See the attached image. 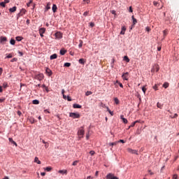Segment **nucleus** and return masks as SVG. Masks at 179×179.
<instances>
[{"label":"nucleus","instance_id":"1","mask_svg":"<svg viewBox=\"0 0 179 179\" xmlns=\"http://www.w3.org/2000/svg\"><path fill=\"white\" fill-rule=\"evenodd\" d=\"M77 134L78 135L79 139H82V138H83L85 136V129H83V127H81L78 129Z\"/></svg>","mask_w":179,"mask_h":179},{"label":"nucleus","instance_id":"2","mask_svg":"<svg viewBox=\"0 0 179 179\" xmlns=\"http://www.w3.org/2000/svg\"><path fill=\"white\" fill-rule=\"evenodd\" d=\"M69 117H71V118H80V115L79 113H70L69 114Z\"/></svg>","mask_w":179,"mask_h":179},{"label":"nucleus","instance_id":"3","mask_svg":"<svg viewBox=\"0 0 179 179\" xmlns=\"http://www.w3.org/2000/svg\"><path fill=\"white\" fill-rule=\"evenodd\" d=\"M35 78L38 80L41 81V80H43V79H44V74H43V73L36 74Z\"/></svg>","mask_w":179,"mask_h":179},{"label":"nucleus","instance_id":"4","mask_svg":"<svg viewBox=\"0 0 179 179\" xmlns=\"http://www.w3.org/2000/svg\"><path fill=\"white\" fill-rule=\"evenodd\" d=\"M159 69H160V67L159 66V65L155 64V66L151 69V72H159Z\"/></svg>","mask_w":179,"mask_h":179},{"label":"nucleus","instance_id":"5","mask_svg":"<svg viewBox=\"0 0 179 179\" xmlns=\"http://www.w3.org/2000/svg\"><path fill=\"white\" fill-rule=\"evenodd\" d=\"M23 15H26V9H21L20 12L17 14V19L20 17V16H23Z\"/></svg>","mask_w":179,"mask_h":179},{"label":"nucleus","instance_id":"6","mask_svg":"<svg viewBox=\"0 0 179 179\" xmlns=\"http://www.w3.org/2000/svg\"><path fill=\"white\" fill-rule=\"evenodd\" d=\"M106 179H118L117 176H114V174L113 173H108L106 176Z\"/></svg>","mask_w":179,"mask_h":179},{"label":"nucleus","instance_id":"7","mask_svg":"<svg viewBox=\"0 0 179 179\" xmlns=\"http://www.w3.org/2000/svg\"><path fill=\"white\" fill-rule=\"evenodd\" d=\"M127 152H129V153H131V155H138V150H133L131 148H128Z\"/></svg>","mask_w":179,"mask_h":179},{"label":"nucleus","instance_id":"8","mask_svg":"<svg viewBox=\"0 0 179 179\" xmlns=\"http://www.w3.org/2000/svg\"><path fill=\"white\" fill-rule=\"evenodd\" d=\"M128 76H129V73L128 72H126L122 74V78L123 80H128Z\"/></svg>","mask_w":179,"mask_h":179},{"label":"nucleus","instance_id":"9","mask_svg":"<svg viewBox=\"0 0 179 179\" xmlns=\"http://www.w3.org/2000/svg\"><path fill=\"white\" fill-rule=\"evenodd\" d=\"M5 41H8V38H6V37H5V36H1L0 43L1 44H5Z\"/></svg>","mask_w":179,"mask_h":179},{"label":"nucleus","instance_id":"10","mask_svg":"<svg viewBox=\"0 0 179 179\" xmlns=\"http://www.w3.org/2000/svg\"><path fill=\"white\" fill-rule=\"evenodd\" d=\"M56 38H58L59 40L60 38H62V34L61 32H56L55 34Z\"/></svg>","mask_w":179,"mask_h":179},{"label":"nucleus","instance_id":"11","mask_svg":"<svg viewBox=\"0 0 179 179\" xmlns=\"http://www.w3.org/2000/svg\"><path fill=\"white\" fill-rule=\"evenodd\" d=\"M120 119L124 122V124H128V120L124 117V115H120Z\"/></svg>","mask_w":179,"mask_h":179},{"label":"nucleus","instance_id":"12","mask_svg":"<svg viewBox=\"0 0 179 179\" xmlns=\"http://www.w3.org/2000/svg\"><path fill=\"white\" fill-rule=\"evenodd\" d=\"M45 72L48 75V76H51V75H52V71H51V69H50L49 68L46 69Z\"/></svg>","mask_w":179,"mask_h":179},{"label":"nucleus","instance_id":"13","mask_svg":"<svg viewBox=\"0 0 179 179\" xmlns=\"http://www.w3.org/2000/svg\"><path fill=\"white\" fill-rule=\"evenodd\" d=\"M16 9H17V8L16 6H14L13 8H9V12L13 13L14 12H16Z\"/></svg>","mask_w":179,"mask_h":179},{"label":"nucleus","instance_id":"14","mask_svg":"<svg viewBox=\"0 0 179 179\" xmlns=\"http://www.w3.org/2000/svg\"><path fill=\"white\" fill-rule=\"evenodd\" d=\"M57 9H58V7H57V5L53 4L52 8V10L53 13H55V12H57Z\"/></svg>","mask_w":179,"mask_h":179},{"label":"nucleus","instance_id":"15","mask_svg":"<svg viewBox=\"0 0 179 179\" xmlns=\"http://www.w3.org/2000/svg\"><path fill=\"white\" fill-rule=\"evenodd\" d=\"M45 33V28L42 27L39 29V34H44Z\"/></svg>","mask_w":179,"mask_h":179},{"label":"nucleus","instance_id":"16","mask_svg":"<svg viewBox=\"0 0 179 179\" xmlns=\"http://www.w3.org/2000/svg\"><path fill=\"white\" fill-rule=\"evenodd\" d=\"M50 9H51V3L49 2L45 7V12H47V10H50Z\"/></svg>","mask_w":179,"mask_h":179},{"label":"nucleus","instance_id":"17","mask_svg":"<svg viewBox=\"0 0 179 179\" xmlns=\"http://www.w3.org/2000/svg\"><path fill=\"white\" fill-rule=\"evenodd\" d=\"M34 163H37V164H41V161L38 159V157H36L34 158Z\"/></svg>","mask_w":179,"mask_h":179},{"label":"nucleus","instance_id":"18","mask_svg":"<svg viewBox=\"0 0 179 179\" xmlns=\"http://www.w3.org/2000/svg\"><path fill=\"white\" fill-rule=\"evenodd\" d=\"M127 30V28L125 27H122V31H120V34L124 35L125 34V31Z\"/></svg>","mask_w":179,"mask_h":179},{"label":"nucleus","instance_id":"19","mask_svg":"<svg viewBox=\"0 0 179 179\" xmlns=\"http://www.w3.org/2000/svg\"><path fill=\"white\" fill-rule=\"evenodd\" d=\"M8 140H9V142H10V143H13V145H15V146H17V143H16V142L13 141V138H9Z\"/></svg>","mask_w":179,"mask_h":179},{"label":"nucleus","instance_id":"20","mask_svg":"<svg viewBox=\"0 0 179 179\" xmlns=\"http://www.w3.org/2000/svg\"><path fill=\"white\" fill-rule=\"evenodd\" d=\"M73 108H82V106H80L79 104H76V103H74L73 105Z\"/></svg>","mask_w":179,"mask_h":179},{"label":"nucleus","instance_id":"21","mask_svg":"<svg viewBox=\"0 0 179 179\" xmlns=\"http://www.w3.org/2000/svg\"><path fill=\"white\" fill-rule=\"evenodd\" d=\"M78 62H79V64H81V65H85V62H86V61H85L84 59H80L78 60Z\"/></svg>","mask_w":179,"mask_h":179},{"label":"nucleus","instance_id":"22","mask_svg":"<svg viewBox=\"0 0 179 179\" xmlns=\"http://www.w3.org/2000/svg\"><path fill=\"white\" fill-rule=\"evenodd\" d=\"M131 19L133 20V24H136L138 23V21L136 20V19L135 18V17L134 15H132Z\"/></svg>","mask_w":179,"mask_h":179},{"label":"nucleus","instance_id":"23","mask_svg":"<svg viewBox=\"0 0 179 179\" xmlns=\"http://www.w3.org/2000/svg\"><path fill=\"white\" fill-rule=\"evenodd\" d=\"M57 54H53L50 56V59H57Z\"/></svg>","mask_w":179,"mask_h":179},{"label":"nucleus","instance_id":"24","mask_svg":"<svg viewBox=\"0 0 179 179\" xmlns=\"http://www.w3.org/2000/svg\"><path fill=\"white\" fill-rule=\"evenodd\" d=\"M137 122H139V121L137 120L131 123V124L129 127V128H134V127H135V124H137Z\"/></svg>","mask_w":179,"mask_h":179},{"label":"nucleus","instance_id":"25","mask_svg":"<svg viewBox=\"0 0 179 179\" xmlns=\"http://www.w3.org/2000/svg\"><path fill=\"white\" fill-rule=\"evenodd\" d=\"M58 173H59L60 174H66L67 171L66 170H59Z\"/></svg>","mask_w":179,"mask_h":179},{"label":"nucleus","instance_id":"26","mask_svg":"<svg viewBox=\"0 0 179 179\" xmlns=\"http://www.w3.org/2000/svg\"><path fill=\"white\" fill-rule=\"evenodd\" d=\"M168 33H169V31L167 29L164 30L163 31L164 37H166V36H167Z\"/></svg>","mask_w":179,"mask_h":179},{"label":"nucleus","instance_id":"27","mask_svg":"<svg viewBox=\"0 0 179 179\" xmlns=\"http://www.w3.org/2000/svg\"><path fill=\"white\" fill-rule=\"evenodd\" d=\"M44 170H45V171H51V170H52V167L48 166V167L45 168Z\"/></svg>","mask_w":179,"mask_h":179},{"label":"nucleus","instance_id":"28","mask_svg":"<svg viewBox=\"0 0 179 179\" xmlns=\"http://www.w3.org/2000/svg\"><path fill=\"white\" fill-rule=\"evenodd\" d=\"M118 143V142H114V143H109L108 145L109 146H115V145H117Z\"/></svg>","mask_w":179,"mask_h":179},{"label":"nucleus","instance_id":"29","mask_svg":"<svg viewBox=\"0 0 179 179\" xmlns=\"http://www.w3.org/2000/svg\"><path fill=\"white\" fill-rule=\"evenodd\" d=\"M169 83H164L163 84V87H164V89H167V87H169Z\"/></svg>","mask_w":179,"mask_h":179},{"label":"nucleus","instance_id":"30","mask_svg":"<svg viewBox=\"0 0 179 179\" xmlns=\"http://www.w3.org/2000/svg\"><path fill=\"white\" fill-rule=\"evenodd\" d=\"M33 104H40V101L35 99L32 101Z\"/></svg>","mask_w":179,"mask_h":179},{"label":"nucleus","instance_id":"31","mask_svg":"<svg viewBox=\"0 0 179 179\" xmlns=\"http://www.w3.org/2000/svg\"><path fill=\"white\" fill-rule=\"evenodd\" d=\"M16 41H15V39H11L10 41V44H11V45H15Z\"/></svg>","mask_w":179,"mask_h":179},{"label":"nucleus","instance_id":"32","mask_svg":"<svg viewBox=\"0 0 179 179\" xmlns=\"http://www.w3.org/2000/svg\"><path fill=\"white\" fill-rule=\"evenodd\" d=\"M65 54H66V50H60L61 55H65Z\"/></svg>","mask_w":179,"mask_h":179},{"label":"nucleus","instance_id":"33","mask_svg":"<svg viewBox=\"0 0 179 179\" xmlns=\"http://www.w3.org/2000/svg\"><path fill=\"white\" fill-rule=\"evenodd\" d=\"M83 45V41L80 40V43L78 45L79 48H82Z\"/></svg>","mask_w":179,"mask_h":179},{"label":"nucleus","instance_id":"34","mask_svg":"<svg viewBox=\"0 0 179 179\" xmlns=\"http://www.w3.org/2000/svg\"><path fill=\"white\" fill-rule=\"evenodd\" d=\"M157 106L158 107V108H163V104L159 102L157 103Z\"/></svg>","mask_w":179,"mask_h":179},{"label":"nucleus","instance_id":"35","mask_svg":"<svg viewBox=\"0 0 179 179\" xmlns=\"http://www.w3.org/2000/svg\"><path fill=\"white\" fill-rule=\"evenodd\" d=\"M15 40H17V41H22V40H23V38H22L21 36H17L15 38Z\"/></svg>","mask_w":179,"mask_h":179},{"label":"nucleus","instance_id":"36","mask_svg":"<svg viewBox=\"0 0 179 179\" xmlns=\"http://www.w3.org/2000/svg\"><path fill=\"white\" fill-rule=\"evenodd\" d=\"M124 61H126V62H129V58L128 57V56L124 57Z\"/></svg>","mask_w":179,"mask_h":179},{"label":"nucleus","instance_id":"37","mask_svg":"<svg viewBox=\"0 0 179 179\" xmlns=\"http://www.w3.org/2000/svg\"><path fill=\"white\" fill-rule=\"evenodd\" d=\"M114 101L115 104H120V100L118 99V98H115Z\"/></svg>","mask_w":179,"mask_h":179},{"label":"nucleus","instance_id":"38","mask_svg":"<svg viewBox=\"0 0 179 179\" xmlns=\"http://www.w3.org/2000/svg\"><path fill=\"white\" fill-rule=\"evenodd\" d=\"M13 55H12L11 53H10V54H6V58H13Z\"/></svg>","mask_w":179,"mask_h":179},{"label":"nucleus","instance_id":"39","mask_svg":"<svg viewBox=\"0 0 179 179\" xmlns=\"http://www.w3.org/2000/svg\"><path fill=\"white\" fill-rule=\"evenodd\" d=\"M64 66H66V68H69V66H71V63H68V62L64 63Z\"/></svg>","mask_w":179,"mask_h":179},{"label":"nucleus","instance_id":"40","mask_svg":"<svg viewBox=\"0 0 179 179\" xmlns=\"http://www.w3.org/2000/svg\"><path fill=\"white\" fill-rule=\"evenodd\" d=\"M78 163H79V161L76 160L73 162L72 166H78Z\"/></svg>","mask_w":179,"mask_h":179},{"label":"nucleus","instance_id":"41","mask_svg":"<svg viewBox=\"0 0 179 179\" xmlns=\"http://www.w3.org/2000/svg\"><path fill=\"white\" fill-rule=\"evenodd\" d=\"M93 92H90V91H87L86 93H85V96H90V94H92Z\"/></svg>","mask_w":179,"mask_h":179},{"label":"nucleus","instance_id":"42","mask_svg":"<svg viewBox=\"0 0 179 179\" xmlns=\"http://www.w3.org/2000/svg\"><path fill=\"white\" fill-rule=\"evenodd\" d=\"M10 62H17V58L14 57L13 59H12L10 60Z\"/></svg>","mask_w":179,"mask_h":179},{"label":"nucleus","instance_id":"43","mask_svg":"<svg viewBox=\"0 0 179 179\" xmlns=\"http://www.w3.org/2000/svg\"><path fill=\"white\" fill-rule=\"evenodd\" d=\"M142 90H143L144 94H146V90H147L146 87H145V86L143 87H142Z\"/></svg>","mask_w":179,"mask_h":179},{"label":"nucleus","instance_id":"44","mask_svg":"<svg viewBox=\"0 0 179 179\" xmlns=\"http://www.w3.org/2000/svg\"><path fill=\"white\" fill-rule=\"evenodd\" d=\"M3 87L4 89H6V87H8V83H3Z\"/></svg>","mask_w":179,"mask_h":179},{"label":"nucleus","instance_id":"45","mask_svg":"<svg viewBox=\"0 0 179 179\" xmlns=\"http://www.w3.org/2000/svg\"><path fill=\"white\" fill-rule=\"evenodd\" d=\"M153 3H154V6H159V2L154 1Z\"/></svg>","mask_w":179,"mask_h":179},{"label":"nucleus","instance_id":"46","mask_svg":"<svg viewBox=\"0 0 179 179\" xmlns=\"http://www.w3.org/2000/svg\"><path fill=\"white\" fill-rule=\"evenodd\" d=\"M94 153H96L94 150H92L90 152V154L91 155V156H94Z\"/></svg>","mask_w":179,"mask_h":179},{"label":"nucleus","instance_id":"47","mask_svg":"<svg viewBox=\"0 0 179 179\" xmlns=\"http://www.w3.org/2000/svg\"><path fill=\"white\" fill-rule=\"evenodd\" d=\"M5 2L0 3V6H2L3 8H5Z\"/></svg>","mask_w":179,"mask_h":179},{"label":"nucleus","instance_id":"48","mask_svg":"<svg viewBox=\"0 0 179 179\" xmlns=\"http://www.w3.org/2000/svg\"><path fill=\"white\" fill-rule=\"evenodd\" d=\"M30 3H33L32 0H30L29 2L28 3H27V6H28V8L30 6Z\"/></svg>","mask_w":179,"mask_h":179},{"label":"nucleus","instance_id":"49","mask_svg":"<svg viewBox=\"0 0 179 179\" xmlns=\"http://www.w3.org/2000/svg\"><path fill=\"white\" fill-rule=\"evenodd\" d=\"M173 179H178V176H177V174L173 176Z\"/></svg>","mask_w":179,"mask_h":179},{"label":"nucleus","instance_id":"50","mask_svg":"<svg viewBox=\"0 0 179 179\" xmlns=\"http://www.w3.org/2000/svg\"><path fill=\"white\" fill-rule=\"evenodd\" d=\"M90 27H94V22H90Z\"/></svg>","mask_w":179,"mask_h":179},{"label":"nucleus","instance_id":"51","mask_svg":"<svg viewBox=\"0 0 179 179\" xmlns=\"http://www.w3.org/2000/svg\"><path fill=\"white\" fill-rule=\"evenodd\" d=\"M117 143H125V141L124 140H120L119 141H117Z\"/></svg>","mask_w":179,"mask_h":179},{"label":"nucleus","instance_id":"52","mask_svg":"<svg viewBox=\"0 0 179 179\" xmlns=\"http://www.w3.org/2000/svg\"><path fill=\"white\" fill-rule=\"evenodd\" d=\"M84 16H87V15H89V11H85L84 13H83Z\"/></svg>","mask_w":179,"mask_h":179},{"label":"nucleus","instance_id":"53","mask_svg":"<svg viewBox=\"0 0 179 179\" xmlns=\"http://www.w3.org/2000/svg\"><path fill=\"white\" fill-rule=\"evenodd\" d=\"M17 115L21 116L22 115V112L20 110H18L17 112Z\"/></svg>","mask_w":179,"mask_h":179},{"label":"nucleus","instance_id":"54","mask_svg":"<svg viewBox=\"0 0 179 179\" xmlns=\"http://www.w3.org/2000/svg\"><path fill=\"white\" fill-rule=\"evenodd\" d=\"M18 54L20 55V57H23V52H18Z\"/></svg>","mask_w":179,"mask_h":179},{"label":"nucleus","instance_id":"55","mask_svg":"<svg viewBox=\"0 0 179 179\" xmlns=\"http://www.w3.org/2000/svg\"><path fill=\"white\" fill-rule=\"evenodd\" d=\"M129 12H131V13H133V12H134V10H132V6H130V7H129Z\"/></svg>","mask_w":179,"mask_h":179},{"label":"nucleus","instance_id":"56","mask_svg":"<svg viewBox=\"0 0 179 179\" xmlns=\"http://www.w3.org/2000/svg\"><path fill=\"white\" fill-rule=\"evenodd\" d=\"M68 101H72V99H71V96H67Z\"/></svg>","mask_w":179,"mask_h":179},{"label":"nucleus","instance_id":"57","mask_svg":"<svg viewBox=\"0 0 179 179\" xmlns=\"http://www.w3.org/2000/svg\"><path fill=\"white\" fill-rule=\"evenodd\" d=\"M178 117V115L177 113L174 114V116L172 118H177Z\"/></svg>","mask_w":179,"mask_h":179},{"label":"nucleus","instance_id":"58","mask_svg":"<svg viewBox=\"0 0 179 179\" xmlns=\"http://www.w3.org/2000/svg\"><path fill=\"white\" fill-rule=\"evenodd\" d=\"M5 101V99H0V103H3Z\"/></svg>","mask_w":179,"mask_h":179},{"label":"nucleus","instance_id":"59","mask_svg":"<svg viewBox=\"0 0 179 179\" xmlns=\"http://www.w3.org/2000/svg\"><path fill=\"white\" fill-rule=\"evenodd\" d=\"M153 89H154L155 90H157V85H155V86L153 87Z\"/></svg>","mask_w":179,"mask_h":179},{"label":"nucleus","instance_id":"60","mask_svg":"<svg viewBox=\"0 0 179 179\" xmlns=\"http://www.w3.org/2000/svg\"><path fill=\"white\" fill-rule=\"evenodd\" d=\"M145 30H146V31H149L150 30V28H149L148 27H147L145 28Z\"/></svg>","mask_w":179,"mask_h":179},{"label":"nucleus","instance_id":"61","mask_svg":"<svg viewBox=\"0 0 179 179\" xmlns=\"http://www.w3.org/2000/svg\"><path fill=\"white\" fill-rule=\"evenodd\" d=\"M119 85H120V87H122V88L124 87V85H122V83H119Z\"/></svg>","mask_w":179,"mask_h":179},{"label":"nucleus","instance_id":"62","mask_svg":"<svg viewBox=\"0 0 179 179\" xmlns=\"http://www.w3.org/2000/svg\"><path fill=\"white\" fill-rule=\"evenodd\" d=\"M41 176H45V172H42V173H41Z\"/></svg>","mask_w":179,"mask_h":179},{"label":"nucleus","instance_id":"63","mask_svg":"<svg viewBox=\"0 0 179 179\" xmlns=\"http://www.w3.org/2000/svg\"><path fill=\"white\" fill-rule=\"evenodd\" d=\"M108 113H109L111 115H113V112H112L111 110H108Z\"/></svg>","mask_w":179,"mask_h":179},{"label":"nucleus","instance_id":"64","mask_svg":"<svg viewBox=\"0 0 179 179\" xmlns=\"http://www.w3.org/2000/svg\"><path fill=\"white\" fill-rule=\"evenodd\" d=\"M86 179H93V177H92V176H88V177H87Z\"/></svg>","mask_w":179,"mask_h":179}]
</instances>
